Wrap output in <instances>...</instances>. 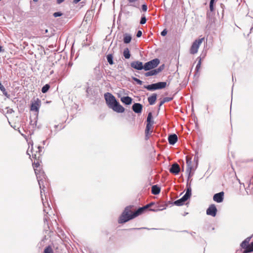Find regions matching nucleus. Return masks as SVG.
<instances>
[{"label":"nucleus","instance_id":"36","mask_svg":"<svg viewBox=\"0 0 253 253\" xmlns=\"http://www.w3.org/2000/svg\"><path fill=\"white\" fill-rule=\"evenodd\" d=\"M164 67H165V65L163 64V65L160 66L158 68L155 69L157 74H158L160 72H161V71H162L164 70Z\"/></svg>","mask_w":253,"mask_h":253},{"label":"nucleus","instance_id":"64","mask_svg":"<svg viewBox=\"0 0 253 253\" xmlns=\"http://www.w3.org/2000/svg\"><path fill=\"white\" fill-rule=\"evenodd\" d=\"M125 13H127V14H128V13H129V12L128 11H127V12H125Z\"/></svg>","mask_w":253,"mask_h":253},{"label":"nucleus","instance_id":"6","mask_svg":"<svg viewBox=\"0 0 253 253\" xmlns=\"http://www.w3.org/2000/svg\"><path fill=\"white\" fill-rule=\"evenodd\" d=\"M160 63V60L158 58L153 59L144 64V70L149 71L157 67Z\"/></svg>","mask_w":253,"mask_h":253},{"label":"nucleus","instance_id":"32","mask_svg":"<svg viewBox=\"0 0 253 253\" xmlns=\"http://www.w3.org/2000/svg\"><path fill=\"white\" fill-rule=\"evenodd\" d=\"M43 253H53L52 248L50 246L46 247L44 250Z\"/></svg>","mask_w":253,"mask_h":253},{"label":"nucleus","instance_id":"4","mask_svg":"<svg viewBox=\"0 0 253 253\" xmlns=\"http://www.w3.org/2000/svg\"><path fill=\"white\" fill-rule=\"evenodd\" d=\"M252 236L248 237L240 244L241 248L244 250L243 253H249L253 252V241L250 244Z\"/></svg>","mask_w":253,"mask_h":253},{"label":"nucleus","instance_id":"37","mask_svg":"<svg viewBox=\"0 0 253 253\" xmlns=\"http://www.w3.org/2000/svg\"><path fill=\"white\" fill-rule=\"evenodd\" d=\"M132 80L135 81L139 85H141L142 84V81L140 80L139 79L136 78H135V77H132Z\"/></svg>","mask_w":253,"mask_h":253},{"label":"nucleus","instance_id":"9","mask_svg":"<svg viewBox=\"0 0 253 253\" xmlns=\"http://www.w3.org/2000/svg\"><path fill=\"white\" fill-rule=\"evenodd\" d=\"M186 164L187 166L186 169V173L188 174V179L187 183H188V181L189 180L190 178L193 175L194 173L192 172L193 167L191 165V159L189 158L188 157H186Z\"/></svg>","mask_w":253,"mask_h":253},{"label":"nucleus","instance_id":"18","mask_svg":"<svg viewBox=\"0 0 253 253\" xmlns=\"http://www.w3.org/2000/svg\"><path fill=\"white\" fill-rule=\"evenodd\" d=\"M178 140V137L176 134H170L168 136L169 143L170 145H174Z\"/></svg>","mask_w":253,"mask_h":253},{"label":"nucleus","instance_id":"39","mask_svg":"<svg viewBox=\"0 0 253 253\" xmlns=\"http://www.w3.org/2000/svg\"><path fill=\"white\" fill-rule=\"evenodd\" d=\"M150 130L147 131V128H145V139L146 140H148L149 138V135L150 134Z\"/></svg>","mask_w":253,"mask_h":253},{"label":"nucleus","instance_id":"3","mask_svg":"<svg viewBox=\"0 0 253 253\" xmlns=\"http://www.w3.org/2000/svg\"><path fill=\"white\" fill-rule=\"evenodd\" d=\"M192 189L191 186H188V184L186 185V192L184 195L180 199L175 201L173 204L177 206H181L184 204V203L190 198L191 196Z\"/></svg>","mask_w":253,"mask_h":253},{"label":"nucleus","instance_id":"63","mask_svg":"<svg viewBox=\"0 0 253 253\" xmlns=\"http://www.w3.org/2000/svg\"><path fill=\"white\" fill-rule=\"evenodd\" d=\"M89 88H87V89H86V92L88 93V91H89V90H88Z\"/></svg>","mask_w":253,"mask_h":253},{"label":"nucleus","instance_id":"61","mask_svg":"<svg viewBox=\"0 0 253 253\" xmlns=\"http://www.w3.org/2000/svg\"><path fill=\"white\" fill-rule=\"evenodd\" d=\"M53 71L52 70V71H51L50 72V74L51 75V74H53Z\"/></svg>","mask_w":253,"mask_h":253},{"label":"nucleus","instance_id":"7","mask_svg":"<svg viewBox=\"0 0 253 253\" xmlns=\"http://www.w3.org/2000/svg\"><path fill=\"white\" fill-rule=\"evenodd\" d=\"M104 97L106 103L110 108L117 102V100L115 97L109 92H107L104 94Z\"/></svg>","mask_w":253,"mask_h":253},{"label":"nucleus","instance_id":"34","mask_svg":"<svg viewBox=\"0 0 253 253\" xmlns=\"http://www.w3.org/2000/svg\"><path fill=\"white\" fill-rule=\"evenodd\" d=\"M215 0H211L210 2V9L211 11L214 10V3Z\"/></svg>","mask_w":253,"mask_h":253},{"label":"nucleus","instance_id":"10","mask_svg":"<svg viewBox=\"0 0 253 253\" xmlns=\"http://www.w3.org/2000/svg\"><path fill=\"white\" fill-rule=\"evenodd\" d=\"M217 211V210L215 205L211 204L207 209L206 213L207 215L214 217L216 215Z\"/></svg>","mask_w":253,"mask_h":253},{"label":"nucleus","instance_id":"52","mask_svg":"<svg viewBox=\"0 0 253 253\" xmlns=\"http://www.w3.org/2000/svg\"><path fill=\"white\" fill-rule=\"evenodd\" d=\"M4 51V49L2 48V47L0 45V52H3Z\"/></svg>","mask_w":253,"mask_h":253},{"label":"nucleus","instance_id":"1","mask_svg":"<svg viewBox=\"0 0 253 253\" xmlns=\"http://www.w3.org/2000/svg\"><path fill=\"white\" fill-rule=\"evenodd\" d=\"M35 173L40 186L41 196L43 207V211L44 213L43 218L44 231L45 232V234L49 235V233L51 232V229L48 223V221L50 220V213L52 214L53 212L48 202L46 200V195L45 196V200L42 197V192H44L45 185L47 184V183H44L46 182V176L43 171L38 170V169H35Z\"/></svg>","mask_w":253,"mask_h":253},{"label":"nucleus","instance_id":"35","mask_svg":"<svg viewBox=\"0 0 253 253\" xmlns=\"http://www.w3.org/2000/svg\"><path fill=\"white\" fill-rule=\"evenodd\" d=\"M146 17L143 14L141 17V19H140V24H141V25H143L145 23H146Z\"/></svg>","mask_w":253,"mask_h":253},{"label":"nucleus","instance_id":"13","mask_svg":"<svg viewBox=\"0 0 253 253\" xmlns=\"http://www.w3.org/2000/svg\"><path fill=\"white\" fill-rule=\"evenodd\" d=\"M180 169L179 165L176 163H174L171 165L169 170L170 173L177 175L179 173Z\"/></svg>","mask_w":253,"mask_h":253},{"label":"nucleus","instance_id":"14","mask_svg":"<svg viewBox=\"0 0 253 253\" xmlns=\"http://www.w3.org/2000/svg\"><path fill=\"white\" fill-rule=\"evenodd\" d=\"M41 100L37 98V100L35 101V102L32 103L31 105V110L35 111L36 112H39V108L41 106Z\"/></svg>","mask_w":253,"mask_h":253},{"label":"nucleus","instance_id":"27","mask_svg":"<svg viewBox=\"0 0 253 253\" xmlns=\"http://www.w3.org/2000/svg\"><path fill=\"white\" fill-rule=\"evenodd\" d=\"M157 74H158L156 72V70L155 69H153L150 70V71L145 73V76L146 77H149V76L156 75Z\"/></svg>","mask_w":253,"mask_h":253},{"label":"nucleus","instance_id":"48","mask_svg":"<svg viewBox=\"0 0 253 253\" xmlns=\"http://www.w3.org/2000/svg\"><path fill=\"white\" fill-rule=\"evenodd\" d=\"M143 207L145 208V210H146L148 208L150 207V205L147 204L146 206H144Z\"/></svg>","mask_w":253,"mask_h":253},{"label":"nucleus","instance_id":"12","mask_svg":"<svg viewBox=\"0 0 253 253\" xmlns=\"http://www.w3.org/2000/svg\"><path fill=\"white\" fill-rule=\"evenodd\" d=\"M146 122H147V124H146V128H147V131L150 130L151 128L154 124L152 112H149L148 113Z\"/></svg>","mask_w":253,"mask_h":253},{"label":"nucleus","instance_id":"50","mask_svg":"<svg viewBox=\"0 0 253 253\" xmlns=\"http://www.w3.org/2000/svg\"><path fill=\"white\" fill-rule=\"evenodd\" d=\"M81 0H73V3L76 4L77 3H78L79 2H80Z\"/></svg>","mask_w":253,"mask_h":253},{"label":"nucleus","instance_id":"56","mask_svg":"<svg viewBox=\"0 0 253 253\" xmlns=\"http://www.w3.org/2000/svg\"><path fill=\"white\" fill-rule=\"evenodd\" d=\"M45 143H46V140H43V141H42V144H43V145H45Z\"/></svg>","mask_w":253,"mask_h":253},{"label":"nucleus","instance_id":"26","mask_svg":"<svg viewBox=\"0 0 253 253\" xmlns=\"http://www.w3.org/2000/svg\"><path fill=\"white\" fill-rule=\"evenodd\" d=\"M167 207H168V205L166 204H165L164 205L158 204V206H157V207L158 208V209H151L150 211H162V210L166 209Z\"/></svg>","mask_w":253,"mask_h":253},{"label":"nucleus","instance_id":"44","mask_svg":"<svg viewBox=\"0 0 253 253\" xmlns=\"http://www.w3.org/2000/svg\"><path fill=\"white\" fill-rule=\"evenodd\" d=\"M194 161L196 162V165L197 166L198 165V156L197 155H196L195 156V157H194Z\"/></svg>","mask_w":253,"mask_h":253},{"label":"nucleus","instance_id":"30","mask_svg":"<svg viewBox=\"0 0 253 253\" xmlns=\"http://www.w3.org/2000/svg\"><path fill=\"white\" fill-rule=\"evenodd\" d=\"M50 85L49 84H46L44 85L43 86V87L42 88V92L43 93H45L48 91V90L50 88Z\"/></svg>","mask_w":253,"mask_h":253},{"label":"nucleus","instance_id":"25","mask_svg":"<svg viewBox=\"0 0 253 253\" xmlns=\"http://www.w3.org/2000/svg\"><path fill=\"white\" fill-rule=\"evenodd\" d=\"M173 99V97H164L162 100H161L160 102L159 105V110H160V107L161 106H162L165 103L168 102L170 101Z\"/></svg>","mask_w":253,"mask_h":253},{"label":"nucleus","instance_id":"46","mask_svg":"<svg viewBox=\"0 0 253 253\" xmlns=\"http://www.w3.org/2000/svg\"><path fill=\"white\" fill-rule=\"evenodd\" d=\"M65 0H57L56 2L57 4H60L63 2Z\"/></svg>","mask_w":253,"mask_h":253},{"label":"nucleus","instance_id":"11","mask_svg":"<svg viewBox=\"0 0 253 253\" xmlns=\"http://www.w3.org/2000/svg\"><path fill=\"white\" fill-rule=\"evenodd\" d=\"M130 66L131 68H134L137 70H144V64L140 61H134L130 63Z\"/></svg>","mask_w":253,"mask_h":253},{"label":"nucleus","instance_id":"24","mask_svg":"<svg viewBox=\"0 0 253 253\" xmlns=\"http://www.w3.org/2000/svg\"><path fill=\"white\" fill-rule=\"evenodd\" d=\"M0 90L2 91V94L6 96L7 98H9L10 97V94L8 93L4 86L0 82Z\"/></svg>","mask_w":253,"mask_h":253},{"label":"nucleus","instance_id":"54","mask_svg":"<svg viewBox=\"0 0 253 253\" xmlns=\"http://www.w3.org/2000/svg\"><path fill=\"white\" fill-rule=\"evenodd\" d=\"M148 205H150V207H151V206H152L153 205H154V203L151 202V203L148 204Z\"/></svg>","mask_w":253,"mask_h":253},{"label":"nucleus","instance_id":"5","mask_svg":"<svg viewBox=\"0 0 253 253\" xmlns=\"http://www.w3.org/2000/svg\"><path fill=\"white\" fill-rule=\"evenodd\" d=\"M167 85V83L165 82H161L157 83L152 84H151L144 85V87L149 91H154L157 89L164 88Z\"/></svg>","mask_w":253,"mask_h":253},{"label":"nucleus","instance_id":"55","mask_svg":"<svg viewBox=\"0 0 253 253\" xmlns=\"http://www.w3.org/2000/svg\"><path fill=\"white\" fill-rule=\"evenodd\" d=\"M36 123H37V121H36L34 124H32V121H31L30 123H31V125H34L35 124V125H36Z\"/></svg>","mask_w":253,"mask_h":253},{"label":"nucleus","instance_id":"22","mask_svg":"<svg viewBox=\"0 0 253 253\" xmlns=\"http://www.w3.org/2000/svg\"><path fill=\"white\" fill-rule=\"evenodd\" d=\"M123 37V41L125 43L127 44L131 42L132 37L129 34L125 33L124 34Z\"/></svg>","mask_w":253,"mask_h":253},{"label":"nucleus","instance_id":"59","mask_svg":"<svg viewBox=\"0 0 253 253\" xmlns=\"http://www.w3.org/2000/svg\"><path fill=\"white\" fill-rule=\"evenodd\" d=\"M58 125H55L54 126L55 128H57L58 127Z\"/></svg>","mask_w":253,"mask_h":253},{"label":"nucleus","instance_id":"57","mask_svg":"<svg viewBox=\"0 0 253 253\" xmlns=\"http://www.w3.org/2000/svg\"><path fill=\"white\" fill-rule=\"evenodd\" d=\"M221 8H223V7H224V5L223 4H221Z\"/></svg>","mask_w":253,"mask_h":253},{"label":"nucleus","instance_id":"58","mask_svg":"<svg viewBox=\"0 0 253 253\" xmlns=\"http://www.w3.org/2000/svg\"><path fill=\"white\" fill-rule=\"evenodd\" d=\"M101 77H102V75H100L97 77V78H98V79H100Z\"/></svg>","mask_w":253,"mask_h":253},{"label":"nucleus","instance_id":"28","mask_svg":"<svg viewBox=\"0 0 253 253\" xmlns=\"http://www.w3.org/2000/svg\"><path fill=\"white\" fill-rule=\"evenodd\" d=\"M123 55L126 59H129L130 57V53L128 48H126L123 51Z\"/></svg>","mask_w":253,"mask_h":253},{"label":"nucleus","instance_id":"42","mask_svg":"<svg viewBox=\"0 0 253 253\" xmlns=\"http://www.w3.org/2000/svg\"><path fill=\"white\" fill-rule=\"evenodd\" d=\"M142 33L140 30H138L136 34V37L137 38H140L142 36Z\"/></svg>","mask_w":253,"mask_h":253},{"label":"nucleus","instance_id":"45","mask_svg":"<svg viewBox=\"0 0 253 253\" xmlns=\"http://www.w3.org/2000/svg\"><path fill=\"white\" fill-rule=\"evenodd\" d=\"M52 130H50V133L48 134L47 139L51 138L52 137Z\"/></svg>","mask_w":253,"mask_h":253},{"label":"nucleus","instance_id":"38","mask_svg":"<svg viewBox=\"0 0 253 253\" xmlns=\"http://www.w3.org/2000/svg\"><path fill=\"white\" fill-rule=\"evenodd\" d=\"M33 168L34 169V170L35 171V169H37V168H39V167L40 166V164L38 162H34L33 164Z\"/></svg>","mask_w":253,"mask_h":253},{"label":"nucleus","instance_id":"43","mask_svg":"<svg viewBox=\"0 0 253 253\" xmlns=\"http://www.w3.org/2000/svg\"><path fill=\"white\" fill-rule=\"evenodd\" d=\"M167 34V31L166 29H164L162 31L161 34L162 36H165Z\"/></svg>","mask_w":253,"mask_h":253},{"label":"nucleus","instance_id":"51","mask_svg":"<svg viewBox=\"0 0 253 253\" xmlns=\"http://www.w3.org/2000/svg\"><path fill=\"white\" fill-rule=\"evenodd\" d=\"M142 228H133L130 229V230H139V229H141Z\"/></svg>","mask_w":253,"mask_h":253},{"label":"nucleus","instance_id":"40","mask_svg":"<svg viewBox=\"0 0 253 253\" xmlns=\"http://www.w3.org/2000/svg\"><path fill=\"white\" fill-rule=\"evenodd\" d=\"M62 13L61 12H56L53 13V15L55 17H57L62 16Z\"/></svg>","mask_w":253,"mask_h":253},{"label":"nucleus","instance_id":"16","mask_svg":"<svg viewBox=\"0 0 253 253\" xmlns=\"http://www.w3.org/2000/svg\"><path fill=\"white\" fill-rule=\"evenodd\" d=\"M224 192H220L218 193H216L213 197V199L214 201L217 203H221L223 200Z\"/></svg>","mask_w":253,"mask_h":253},{"label":"nucleus","instance_id":"21","mask_svg":"<svg viewBox=\"0 0 253 253\" xmlns=\"http://www.w3.org/2000/svg\"><path fill=\"white\" fill-rule=\"evenodd\" d=\"M157 94L153 93L148 98V101L150 105H152L155 104L157 99Z\"/></svg>","mask_w":253,"mask_h":253},{"label":"nucleus","instance_id":"29","mask_svg":"<svg viewBox=\"0 0 253 253\" xmlns=\"http://www.w3.org/2000/svg\"><path fill=\"white\" fill-rule=\"evenodd\" d=\"M106 58H107V61L110 64V65H113L114 64V61H113V56L112 55V54H109L107 55L106 56Z\"/></svg>","mask_w":253,"mask_h":253},{"label":"nucleus","instance_id":"62","mask_svg":"<svg viewBox=\"0 0 253 253\" xmlns=\"http://www.w3.org/2000/svg\"><path fill=\"white\" fill-rule=\"evenodd\" d=\"M27 154H28V155H29L30 156V155L29 154V151H28V150L27 151Z\"/></svg>","mask_w":253,"mask_h":253},{"label":"nucleus","instance_id":"60","mask_svg":"<svg viewBox=\"0 0 253 253\" xmlns=\"http://www.w3.org/2000/svg\"><path fill=\"white\" fill-rule=\"evenodd\" d=\"M32 156H33V158H36V154H35L34 155H33Z\"/></svg>","mask_w":253,"mask_h":253},{"label":"nucleus","instance_id":"49","mask_svg":"<svg viewBox=\"0 0 253 253\" xmlns=\"http://www.w3.org/2000/svg\"><path fill=\"white\" fill-rule=\"evenodd\" d=\"M241 249H242L241 248ZM244 253V250L242 251V250H239L236 251V253Z\"/></svg>","mask_w":253,"mask_h":253},{"label":"nucleus","instance_id":"19","mask_svg":"<svg viewBox=\"0 0 253 253\" xmlns=\"http://www.w3.org/2000/svg\"><path fill=\"white\" fill-rule=\"evenodd\" d=\"M121 101L125 105H129L132 103V99L129 96H123L121 98Z\"/></svg>","mask_w":253,"mask_h":253},{"label":"nucleus","instance_id":"2","mask_svg":"<svg viewBox=\"0 0 253 253\" xmlns=\"http://www.w3.org/2000/svg\"><path fill=\"white\" fill-rule=\"evenodd\" d=\"M133 206H128L126 207L121 215H120L118 223L123 224L126 222L127 221L134 218L135 217L140 215L144 212L146 210L143 207L139 208L136 211L132 212L131 209Z\"/></svg>","mask_w":253,"mask_h":253},{"label":"nucleus","instance_id":"31","mask_svg":"<svg viewBox=\"0 0 253 253\" xmlns=\"http://www.w3.org/2000/svg\"><path fill=\"white\" fill-rule=\"evenodd\" d=\"M198 59H199V61L195 68V71L196 73H197L199 72V70L201 67L202 61V58L201 57H198Z\"/></svg>","mask_w":253,"mask_h":253},{"label":"nucleus","instance_id":"53","mask_svg":"<svg viewBox=\"0 0 253 253\" xmlns=\"http://www.w3.org/2000/svg\"><path fill=\"white\" fill-rule=\"evenodd\" d=\"M42 148V147L40 146H38V149H39V152H40L41 151Z\"/></svg>","mask_w":253,"mask_h":253},{"label":"nucleus","instance_id":"23","mask_svg":"<svg viewBox=\"0 0 253 253\" xmlns=\"http://www.w3.org/2000/svg\"><path fill=\"white\" fill-rule=\"evenodd\" d=\"M161 191V188L157 185H154L152 186L151 192L154 195H158Z\"/></svg>","mask_w":253,"mask_h":253},{"label":"nucleus","instance_id":"20","mask_svg":"<svg viewBox=\"0 0 253 253\" xmlns=\"http://www.w3.org/2000/svg\"><path fill=\"white\" fill-rule=\"evenodd\" d=\"M248 187L246 188V191L248 195L251 194V190L253 188V179H250L249 181L248 182Z\"/></svg>","mask_w":253,"mask_h":253},{"label":"nucleus","instance_id":"17","mask_svg":"<svg viewBox=\"0 0 253 253\" xmlns=\"http://www.w3.org/2000/svg\"><path fill=\"white\" fill-rule=\"evenodd\" d=\"M143 106L139 103H135L132 106V110L136 113H141L142 110Z\"/></svg>","mask_w":253,"mask_h":253},{"label":"nucleus","instance_id":"8","mask_svg":"<svg viewBox=\"0 0 253 253\" xmlns=\"http://www.w3.org/2000/svg\"><path fill=\"white\" fill-rule=\"evenodd\" d=\"M204 38L199 39L195 40L192 43L190 49V52L192 54H195L197 53L200 45L202 43Z\"/></svg>","mask_w":253,"mask_h":253},{"label":"nucleus","instance_id":"41","mask_svg":"<svg viewBox=\"0 0 253 253\" xmlns=\"http://www.w3.org/2000/svg\"><path fill=\"white\" fill-rule=\"evenodd\" d=\"M142 10L144 12H146L147 10L148 7L146 4H143L141 6Z\"/></svg>","mask_w":253,"mask_h":253},{"label":"nucleus","instance_id":"15","mask_svg":"<svg viewBox=\"0 0 253 253\" xmlns=\"http://www.w3.org/2000/svg\"><path fill=\"white\" fill-rule=\"evenodd\" d=\"M111 109L117 113H123L125 111V108L117 101Z\"/></svg>","mask_w":253,"mask_h":253},{"label":"nucleus","instance_id":"47","mask_svg":"<svg viewBox=\"0 0 253 253\" xmlns=\"http://www.w3.org/2000/svg\"><path fill=\"white\" fill-rule=\"evenodd\" d=\"M94 71H95V72H96V73H97V72L100 73V70H99V67H96V68L94 69Z\"/></svg>","mask_w":253,"mask_h":253},{"label":"nucleus","instance_id":"33","mask_svg":"<svg viewBox=\"0 0 253 253\" xmlns=\"http://www.w3.org/2000/svg\"><path fill=\"white\" fill-rule=\"evenodd\" d=\"M128 0V3H129V5L130 6H133V7H134L136 8H139L138 5H135L134 4V3L138 0Z\"/></svg>","mask_w":253,"mask_h":253}]
</instances>
